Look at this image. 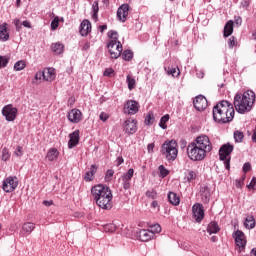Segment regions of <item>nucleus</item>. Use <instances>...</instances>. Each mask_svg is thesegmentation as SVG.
<instances>
[{"label":"nucleus","instance_id":"obj_18","mask_svg":"<svg viewBox=\"0 0 256 256\" xmlns=\"http://www.w3.org/2000/svg\"><path fill=\"white\" fill-rule=\"evenodd\" d=\"M89 33H91V22L85 19L80 24V35L87 37Z\"/></svg>","mask_w":256,"mask_h":256},{"label":"nucleus","instance_id":"obj_19","mask_svg":"<svg viewBox=\"0 0 256 256\" xmlns=\"http://www.w3.org/2000/svg\"><path fill=\"white\" fill-rule=\"evenodd\" d=\"M9 25L4 22L0 25V41H9Z\"/></svg>","mask_w":256,"mask_h":256},{"label":"nucleus","instance_id":"obj_8","mask_svg":"<svg viewBox=\"0 0 256 256\" xmlns=\"http://www.w3.org/2000/svg\"><path fill=\"white\" fill-rule=\"evenodd\" d=\"M19 186V180L17 177L9 176L3 181L2 189L5 193H13Z\"/></svg>","mask_w":256,"mask_h":256},{"label":"nucleus","instance_id":"obj_53","mask_svg":"<svg viewBox=\"0 0 256 256\" xmlns=\"http://www.w3.org/2000/svg\"><path fill=\"white\" fill-rule=\"evenodd\" d=\"M248 189H252L253 191H256V178L253 177L250 181L249 185L247 186Z\"/></svg>","mask_w":256,"mask_h":256},{"label":"nucleus","instance_id":"obj_28","mask_svg":"<svg viewBox=\"0 0 256 256\" xmlns=\"http://www.w3.org/2000/svg\"><path fill=\"white\" fill-rule=\"evenodd\" d=\"M220 230L221 228H219V224H217V222H211L208 224L207 232L209 235H215L216 233H219Z\"/></svg>","mask_w":256,"mask_h":256},{"label":"nucleus","instance_id":"obj_56","mask_svg":"<svg viewBox=\"0 0 256 256\" xmlns=\"http://www.w3.org/2000/svg\"><path fill=\"white\" fill-rule=\"evenodd\" d=\"M146 197H150V199H155V197H157V193H155L153 191H147Z\"/></svg>","mask_w":256,"mask_h":256},{"label":"nucleus","instance_id":"obj_7","mask_svg":"<svg viewBox=\"0 0 256 256\" xmlns=\"http://www.w3.org/2000/svg\"><path fill=\"white\" fill-rule=\"evenodd\" d=\"M234 146L231 143L223 144L219 149L220 161H224V167L229 171L231 169V153H233Z\"/></svg>","mask_w":256,"mask_h":256},{"label":"nucleus","instance_id":"obj_1","mask_svg":"<svg viewBox=\"0 0 256 256\" xmlns=\"http://www.w3.org/2000/svg\"><path fill=\"white\" fill-rule=\"evenodd\" d=\"M213 151V143L206 134L197 136L187 147V155L191 161H203Z\"/></svg>","mask_w":256,"mask_h":256},{"label":"nucleus","instance_id":"obj_54","mask_svg":"<svg viewBox=\"0 0 256 256\" xmlns=\"http://www.w3.org/2000/svg\"><path fill=\"white\" fill-rule=\"evenodd\" d=\"M147 151L150 155H152V153H155V143L148 144Z\"/></svg>","mask_w":256,"mask_h":256},{"label":"nucleus","instance_id":"obj_25","mask_svg":"<svg viewBox=\"0 0 256 256\" xmlns=\"http://www.w3.org/2000/svg\"><path fill=\"white\" fill-rule=\"evenodd\" d=\"M59 157V150L57 148H50L46 154L48 161H55Z\"/></svg>","mask_w":256,"mask_h":256},{"label":"nucleus","instance_id":"obj_34","mask_svg":"<svg viewBox=\"0 0 256 256\" xmlns=\"http://www.w3.org/2000/svg\"><path fill=\"white\" fill-rule=\"evenodd\" d=\"M135 173V170L133 168H130L127 173L123 174L121 179H124L125 181L131 182V179H133V175Z\"/></svg>","mask_w":256,"mask_h":256},{"label":"nucleus","instance_id":"obj_60","mask_svg":"<svg viewBox=\"0 0 256 256\" xmlns=\"http://www.w3.org/2000/svg\"><path fill=\"white\" fill-rule=\"evenodd\" d=\"M43 205H45V207H51V205H53V200H44Z\"/></svg>","mask_w":256,"mask_h":256},{"label":"nucleus","instance_id":"obj_44","mask_svg":"<svg viewBox=\"0 0 256 256\" xmlns=\"http://www.w3.org/2000/svg\"><path fill=\"white\" fill-rule=\"evenodd\" d=\"M9 65V58L7 56H0V69Z\"/></svg>","mask_w":256,"mask_h":256},{"label":"nucleus","instance_id":"obj_62","mask_svg":"<svg viewBox=\"0 0 256 256\" xmlns=\"http://www.w3.org/2000/svg\"><path fill=\"white\" fill-rule=\"evenodd\" d=\"M124 161L123 157H118L116 160L117 167H119V165H123Z\"/></svg>","mask_w":256,"mask_h":256},{"label":"nucleus","instance_id":"obj_17","mask_svg":"<svg viewBox=\"0 0 256 256\" xmlns=\"http://www.w3.org/2000/svg\"><path fill=\"white\" fill-rule=\"evenodd\" d=\"M138 237H139L140 241H144V242L151 241V239H153V237H155V232H153L151 230L142 229L139 231Z\"/></svg>","mask_w":256,"mask_h":256},{"label":"nucleus","instance_id":"obj_45","mask_svg":"<svg viewBox=\"0 0 256 256\" xmlns=\"http://www.w3.org/2000/svg\"><path fill=\"white\" fill-rule=\"evenodd\" d=\"M57 27H59V16H56L51 22L52 31H56Z\"/></svg>","mask_w":256,"mask_h":256},{"label":"nucleus","instance_id":"obj_41","mask_svg":"<svg viewBox=\"0 0 256 256\" xmlns=\"http://www.w3.org/2000/svg\"><path fill=\"white\" fill-rule=\"evenodd\" d=\"M113 175H115V171L113 169H109L106 171V174H105L106 183H109V181L113 180Z\"/></svg>","mask_w":256,"mask_h":256},{"label":"nucleus","instance_id":"obj_14","mask_svg":"<svg viewBox=\"0 0 256 256\" xmlns=\"http://www.w3.org/2000/svg\"><path fill=\"white\" fill-rule=\"evenodd\" d=\"M67 118L70 123H80V121L83 119V113H81V110L74 108L68 112Z\"/></svg>","mask_w":256,"mask_h":256},{"label":"nucleus","instance_id":"obj_2","mask_svg":"<svg viewBox=\"0 0 256 256\" xmlns=\"http://www.w3.org/2000/svg\"><path fill=\"white\" fill-rule=\"evenodd\" d=\"M91 195L100 209L107 211L113 208V193L111 188L103 184H97L91 188Z\"/></svg>","mask_w":256,"mask_h":256},{"label":"nucleus","instance_id":"obj_5","mask_svg":"<svg viewBox=\"0 0 256 256\" xmlns=\"http://www.w3.org/2000/svg\"><path fill=\"white\" fill-rule=\"evenodd\" d=\"M109 41L107 44V49L110 53L111 59H119L121 53H123V44L119 41V33L115 30H110L107 33Z\"/></svg>","mask_w":256,"mask_h":256},{"label":"nucleus","instance_id":"obj_57","mask_svg":"<svg viewBox=\"0 0 256 256\" xmlns=\"http://www.w3.org/2000/svg\"><path fill=\"white\" fill-rule=\"evenodd\" d=\"M14 25H15L17 31H19V29H21V20H19V19L16 18V19L14 20Z\"/></svg>","mask_w":256,"mask_h":256},{"label":"nucleus","instance_id":"obj_32","mask_svg":"<svg viewBox=\"0 0 256 256\" xmlns=\"http://www.w3.org/2000/svg\"><path fill=\"white\" fill-rule=\"evenodd\" d=\"M41 81H44V72L39 70L36 72L34 79L32 80L33 85H39Z\"/></svg>","mask_w":256,"mask_h":256},{"label":"nucleus","instance_id":"obj_63","mask_svg":"<svg viewBox=\"0 0 256 256\" xmlns=\"http://www.w3.org/2000/svg\"><path fill=\"white\" fill-rule=\"evenodd\" d=\"M235 185L238 189H241L242 185H243V180H236L235 181Z\"/></svg>","mask_w":256,"mask_h":256},{"label":"nucleus","instance_id":"obj_31","mask_svg":"<svg viewBox=\"0 0 256 256\" xmlns=\"http://www.w3.org/2000/svg\"><path fill=\"white\" fill-rule=\"evenodd\" d=\"M224 37H230V35H233V21L229 20L225 26H224Z\"/></svg>","mask_w":256,"mask_h":256},{"label":"nucleus","instance_id":"obj_52","mask_svg":"<svg viewBox=\"0 0 256 256\" xmlns=\"http://www.w3.org/2000/svg\"><path fill=\"white\" fill-rule=\"evenodd\" d=\"M123 189L127 191V189H131V182L129 180L121 179Z\"/></svg>","mask_w":256,"mask_h":256},{"label":"nucleus","instance_id":"obj_24","mask_svg":"<svg viewBox=\"0 0 256 256\" xmlns=\"http://www.w3.org/2000/svg\"><path fill=\"white\" fill-rule=\"evenodd\" d=\"M35 231V223L33 222H26L22 226V233H25L27 235H31Z\"/></svg>","mask_w":256,"mask_h":256},{"label":"nucleus","instance_id":"obj_35","mask_svg":"<svg viewBox=\"0 0 256 256\" xmlns=\"http://www.w3.org/2000/svg\"><path fill=\"white\" fill-rule=\"evenodd\" d=\"M25 67H27V64L25 63V61H23V60L17 61L14 64V71H23V69H25Z\"/></svg>","mask_w":256,"mask_h":256},{"label":"nucleus","instance_id":"obj_43","mask_svg":"<svg viewBox=\"0 0 256 256\" xmlns=\"http://www.w3.org/2000/svg\"><path fill=\"white\" fill-rule=\"evenodd\" d=\"M158 169L160 171V177L165 178L169 175V170L165 166L160 165Z\"/></svg>","mask_w":256,"mask_h":256},{"label":"nucleus","instance_id":"obj_37","mask_svg":"<svg viewBox=\"0 0 256 256\" xmlns=\"http://www.w3.org/2000/svg\"><path fill=\"white\" fill-rule=\"evenodd\" d=\"M170 117L169 114L164 115L159 122V127H161V129H167V122L169 121Z\"/></svg>","mask_w":256,"mask_h":256},{"label":"nucleus","instance_id":"obj_15","mask_svg":"<svg viewBox=\"0 0 256 256\" xmlns=\"http://www.w3.org/2000/svg\"><path fill=\"white\" fill-rule=\"evenodd\" d=\"M193 105L197 111H205V109H207V98L203 95H199L194 99Z\"/></svg>","mask_w":256,"mask_h":256},{"label":"nucleus","instance_id":"obj_40","mask_svg":"<svg viewBox=\"0 0 256 256\" xmlns=\"http://www.w3.org/2000/svg\"><path fill=\"white\" fill-rule=\"evenodd\" d=\"M122 59L124 61H131V59H133V51L131 50H125L123 53H122Z\"/></svg>","mask_w":256,"mask_h":256},{"label":"nucleus","instance_id":"obj_55","mask_svg":"<svg viewBox=\"0 0 256 256\" xmlns=\"http://www.w3.org/2000/svg\"><path fill=\"white\" fill-rule=\"evenodd\" d=\"M243 171H244V173H249V171H251V163L246 162V163L243 165Z\"/></svg>","mask_w":256,"mask_h":256},{"label":"nucleus","instance_id":"obj_61","mask_svg":"<svg viewBox=\"0 0 256 256\" xmlns=\"http://www.w3.org/2000/svg\"><path fill=\"white\" fill-rule=\"evenodd\" d=\"M23 27H26L27 29H31V23L27 20L22 22Z\"/></svg>","mask_w":256,"mask_h":256},{"label":"nucleus","instance_id":"obj_11","mask_svg":"<svg viewBox=\"0 0 256 256\" xmlns=\"http://www.w3.org/2000/svg\"><path fill=\"white\" fill-rule=\"evenodd\" d=\"M233 238L235 240L236 246L240 249V251H243L245 249V245H247V240L245 239V233L241 230H237Z\"/></svg>","mask_w":256,"mask_h":256},{"label":"nucleus","instance_id":"obj_58","mask_svg":"<svg viewBox=\"0 0 256 256\" xmlns=\"http://www.w3.org/2000/svg\"><path fill=\"white\" fill-rule=\"evenodd\" d=\"M91 47V43L90 42H85L83 47H82V51H89Z\"/></svg>","mask_w":256,"mask_h":256},{"label":"nucleus","instance_id":"obj_4","mask_svg":"<svg viewBox=\"0 0 256 256\" xmlns=\"http://www.w3.org/2000/svg\"><path fill=\"white\" fill-rule=\"evenodd\" d=\"M256 95L253 90H247L243 94H236L234 97V107L237 113L240 115H245V113H249L253 109V105H255Z\"/></svg>","mask_w":256,"mask_h":256},{"label":"nucleus","instance_id":"obj_10","mask_svg":"<svg viewBox=\"0 0 256 256\" xmlns=\"http://www.w3.org/2000/svg\"><path fill=\"white\" fill-rule=\"evenodd\" d=\"M17 108L13 107L11 104H8L2 108V115L5 117L6 121H15L17 119Z\"/></svg>","mask_w":256,"mask_h":256},{"label":"nucleus","instance_id":"obj_42","mask_svg":"<svg viewBox=\"0 0 256 256\" xmlns=\"http://www.w3.org/2000/svg\"><path fill=\"white\" fill-rule=\"evenodd\" d=\"M228 47L229 49H233V47H237V38H235V36H232L228 39Z\"/></svg>","mask_w":256,"mask_h":256},{"label":"nucleus","instance_id":"obj_30","mask_svg":"<svg viewBox=\"0 0 256 256\" xmlns=\"http://www.w3.org/2000/svg\"><path fill=\"white\" fill-rule=\"evenodd\" d=\"M92 19L93 21H99V2L94 1L92 5Z\"/></svg>","mask_w":256,"mask_h":256},{"label":"nucleus","instance_id":"obj_9","mask_svg":"<svg viewBox=\"0 0 256 256\" xmlns=\"http://www.w3.org/2000/svg\"><path fill=\"white\" fill-rule=\"evenodd\" d=\"M139 102L135 100H127L124 103L123 113L125 115H137L139 113Z\"/></svg>","mask_w":256,"mask_h":256},{"label":"nucleus","instance_id":"obj_59","mask_svg":"<svg viewBox=\"0 0 256 256\" xmlns=\"http://www.w3.org/2000/svg\"><path fill=\"white\" fill-rule=\"evenodd\" d=\"M250 2L248 0H243L241 2V7H243L244 9H247V7H249Z\"/></svg>","mask_w":256,"mask_h":256},{"label":"nucleus","instance_id":"obj_33","mask_svg":"<svg viewBox=\"0 0 256 256\" xmlns=\"http://www.w3.org/2000/svg\"><path fill=\"white\" fill-rule=\"evenodd\" d=\"M165 71L167 72V75H171L172 77H179L181 75V70L178 68H164Z\"/></svg>","mask_w":256,"mask_h":256},{"label":"nucleus","instance_id":"obj_20","mask_svg":"<svg viewBox=\"0 0 256 256\" xmlns=\"http://www.w3.org/2000/svg\"><path fill=\"white\" fill-rule=\"evenodd\" d=\"M43 73H44V81H48L49 83H52V81L57 77L55 68H46L43 70Z\"/></svg>","mask_w":256,"mask_h":256},{"label":"nucleus","instance_id":"obj_21","mask_svg":"<svg viewBox=\"0 0 256 256\" xmlns=\"http://www.w3.org/2000/svg\"><path fill=\"white\" fill-rule=\"evenodd\" d=\"M70 140L68 142L69 149H73L76 145H79V130H75L70 135Z\"/></svg>","mask_w":256,"mask_h":256},{"label":"nucleus","instance_id":"obj_13","mask_svg":"<svg viewBox=\"0 0 256 256\" xmlns=\"http://www.w3.org/2000/svg\"><path fill=\"white\" fill-rule=\"evenodd\" d=\"M124 132L127 135H134L137 133V121L135 119H128L124 122Z\"/></svg>","mask_w":256,"mask_h":256},{"label":"nucleus","instance_id":"obj_6","mask_svg":"<svg viewBox=\"0 0 256 256\" xmlns=\"http://www.w3.org/2000/svg\"><path fill=\"white\" fill-rule=\"evenodd\" d=\"M161 153L166 157V160L171 162L177 159L179 155V150L177 149V141L166 140L161 146Z\"/></svg>","mask_w":256,"mask_h":256},{"label":"nucleus","instance_id":"obj_12","mask_svg":"<svg viewBox=\"0 0 256 256\" xmlns=\"http://www.w3.org/2000/svg\"><path fill=\"white\" fill-rule=\"evenodd\" d=\"M192 213L197 223H201V221H203V218L205 217V210L203 209V205L199 203L194 204L192 207Z\"/></svg>","mask_w":256,"mask_h":256},{"label":"nucleus","instance_id":"obj_22","mask_svg":"<svg viewBox=\"0 0 256 256\" xmlns=\"http://www.w3.org/2000/svg\"><path fill=\"white\" fill-rule=\"evenodd\" d=\"M51 50L55 55H61L65 51V45L61 42L52 43Z\"/></svg>","mask_w":256,"mask_h":256},{"label":"nucleus","instance_id":"obj_51","mask_svg":"<svg viewBox=\"0 0 256 256\" xmlns=\"http://www.w3.org/2000/svg\"><path fill=\"white\" fill-rule=\"evenodd\" d=\"M115 73V70L113 68H106L103 75L104 77H111Z\"/></svg>","mask_w":256,"mask_h":256},{"label":"nucleus","instance_id":"obj_3","mask_svg":"<svg viewBox=\"0 0 256 256\" xmlns=\"http://www.w3.org/2000/svg\"><path fill=\"white\" fill-rule=\"evenodd\" d=\"M235 118V108L233 104L227 100H222L213 108V119L216 123H231Z\"/></svg>","mask_w":256,"mask_h":256},{"label":"nucleus","instance_id":"obj_27","mask_svg":"<svg viewBox=\"0 0 256 256\" xmlns=\"http://www.w3.org/2000/svg\"><path fill=\"white\" fill-rule=\"evenodd\" d=\"M244 227L246 229H255V217L253 215H248L245 218Z\"/></svg>","mask_w":256,"mask_h":256},{"label":"nucleus","instance_id":"obj_46","mask_svg":"<svg viewBox=\"0 0 256 256\" xmlns=\"http://www.w3.org/2000/svg\"><path fill=\"white\" fill-rule=\"evenodd\" d=\"M153 113H148L146 118H145V125H153L154 121Z\"/></svg>","mask_w":256,"mask_h":256},{"label":"nucleus","instance_id":"obj_49","mask_svg":"<svg viewBox=\"0 0 256 256\" xmlns=\"http://www.w3.org/2000/svg\"><path fill=\"white\" fill-rule=\"evenodd\" d=\"M100 121H103L105 123L109 119V114L107 112H101L99 115Z\"/></svg>","mask_w":256,"mask_h":256},{"label":"nucleus","instance_id":"obj_39","mask_svg":"<svg viewBox=\"0 0 256 256\" xmlns=\"http://www.w3.org/2000/svg\"><path fill=\"white\" fill-rule=\"evenodd\" d=\"M104 231L105 233H115V231H117V226L113 223L106 224L104 225Z\"/></svg>","mask_w":256,"mask_h":256},{"label":"nucleus","instance_id":"obj_16","mask_svg":"<svg viewBox=\"0 0 256 256\" xmlns=\"http://www.w3.org/2000/svg\"><path fill=\"white\" fill-rule=\"evenodd\" d=\"M129 16V4H122L117 10V18L122 23L127 21V17Z\"/></svg>","mask_w":256,"mask_h":256},{"label":"nucleus","instance_id":"obj_64","mask_svg":"<svg viewBox=\"0 0 256 256\" xmlns=\"http://www.w3.org/2000/svg\"><path fill=\"white\" fill-rule=\"evenodd\" d=\"M235 23H236V25H241V23H243V20L239 16L235 17Z\"/></svg>","mask_w":256,"mask_h":256},{"label":"nucleus","instance_id":"obj_38","mask_svg":"<svg viewBox=\"0 0 256 256\" xmlns=\"http://www.w3.org/2000/svg\"><path fill=\"white\" fill-rule=\"evenodd\" d=\"M245 135L243 134V132L236 130L234 132V139L236 141V143H243V139H244Z\"/></svg>","mask_w":256,"mask_h":256},{"label":"nucleus","instance_id":"obj_23","mask_svg":"<svg viewBox=\"0 0 256 256\" xmlns=\"http://www.w3.org/2000/svg\"><path fill=\"white\" fill-rule=\"evenodd\" d=\"M168 200L169 203H171V205H174L175 207H177V205L181 203V198H179V196L175 192L168 193Z\"/></svg>","mask_w":256,"mask_h":256},{"label":"nucleus","instance_id":"obj_36","mask_svg":"<svg viewBox=\"0 0 256 256\" xmlns=\"http://www.w3.org/2000/svg\"><path fill=\"white\" fill-rule=\"evenodd\" d=\"M126 82L128 83V89L133 91V89H135V78L131 75H127Z\"/></svg>","mask_w":256,"mask_h":256},{"label":"nucleus","instance_id":"obj_47","mask_svg":"<svg viewBox=\"0 0 256 256\" xmlns=\"http://www.w3.org/2000/svg\"><path fill=\"white\" fill-rule=\"evenodd\" d=\"M11 157V154H9V150L7 148H4L2 151V161H7Z\"/></svg>","mask_w":256,"mask_h":256},{"label":"nucleus","instance_id":"obj_26","mask_svg":"<svg viewBox=\"0 0 256 256\" xmlns=\"http://www.w3.org/2000/svg\"><path fill=\"white\" fill-rule=\"evenodd\" d=\"M95 173H97V167L95 165H92L90 170L85 173L84 175V181H93V177H95Z\"/></svg>","mask_w":256,"mask_h":256},{"label":"nucleus","instance_id":"obj_48","mask_svg":"<svg viewBox=\"0 0 256 256\" xmlns=\"http://www.w3.org/2000/svg\"><path fill=\"white\" fill-rule=\"evenodd\" d=\"M151 229L152 230H150V231H153L154 236H155V233H161V225H159V224L152 225Z\"/></svg>","mask_w":256,"mask_h":256},{"label":"nucleus","instance_id":"obj_29","mask_svg":"<svg viewBox=\"0 0 256 256\" xmlns=\"http://www.w3.org/2000/svg\"><path fill=\"white\" fill-rule=\"evenodd\" d=\"M197 179V173L193 170H187L184 174V181L186 183H191V181H195Z\"/></svg>","mask_w":256,"mask_h":256},{"label":"nucleus","instance_id":"obj_50","mask_svg":"<svg viewBox=\"0 0 256 256\" xmlns=\"http://www.w3.org/2000/svg\"><path fill=\"white\" fill-rule=\"evenodd\" d=\"M14 155H16V157H23V147L17 146L16 150L14 151Z\"/></svg>","mask_w":256,"mask_h":256}]
</instances>
